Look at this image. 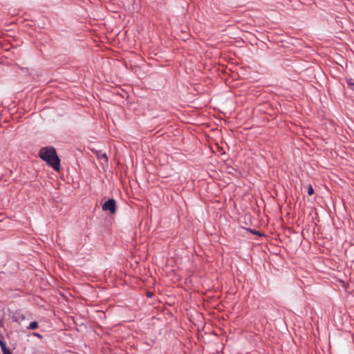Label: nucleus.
Instances as JSON below:
<instances>
[{
	"instance_id": "423d86ee",
	"label": "nucleus",
	"mask_w": 354,
	"mask_h": 354,
	"mask_svg": "<svg viewBox=\"0 0 354 354\" xmlns=\"http://www.w3.org/2000/svg\"><path fill=\"white\" fill-rule=\"evenodd\" d=\"M15 319V321L19 322V319H21V320L24 319V316L20 312H17V313H16Z\"/></svg>"
},
{
	"instance_id": "6e6552de",
	"label": "nucleus",
	"mask_w": 354,
	"mask_h": 354,
	"mask_svg": "<svg viewBox=\"0 0 354 354\" xmlns=\"http://www.w3.org/2000/svg\"><path fill=\"white\" fill-rule=\"evenodd\" d=\"M313 193H314V190H313V188L312 185H308V194L309 195H312V194H313Z\"/></svg>"
},
{
	"instance_id": "20e7f679",
	"label": "nucleus",
	"mask_w": 354,
	"mask_h": 354,
	"mask_svg": "<svg viewBox=\"0 0 354 354\" xmlns=\"http://www.w3.org/2000/svg\"><path fill=\"white\" fill-rule=\"evenodd\" d=\"M0 346L3 354H12V353L6 348L5 343L2 340H0Z\"/></svg>"
},
{
	"instance_id": "39448f33",
	"label": "nucleus",
	"mask_w": 354,
	"mask_h": 354,
	"mask_svg": "<svg viewBox=\"0 0 354 354\" xmlns=\"http://www.w3.org/2000/svg\"><path fill=\"white\" fill-rule=\"evenodd\" d=\"M346 82L351 89H354V80L351 77L346 78Z\"/></svg>"
},
{
	"instance_id": "f03ea898",
	"label": "nucleus",
	"mask_w": 354,
	"mask_h": 354,
	"mask_svg": "<svg viewBox=\"0 0 354 354\" xmlns=\"http://www.w3.org/2000/svg\"><path fill=\"white\" fill-rule=\"evenodd\" d=\"M104 211H109L111 214H114L116 211L115 201L113 198L109 199L102 205Z\"/></svg>"
},
{
	"instance_id": "7ed1b4c3",
	"label": "nucleus",
	"mask_w": 354,
	"mask_h": 354,
	"mask_svg": "<svg viewBox=\"0 0 354 354\" xmlns=\"http://www.w3.org/2000/svg\"><path fill=\"white\" fill-rule=\"evenodd\" d=\"M97 157L100 160H104L105 163L108 162V157L105 153H102L101 151H97L96 154Z\"/></svg>"
},
{
	"instance_id": "f257e3e1",
	"label": "nucleus",
	"mask_w": 354,
	"mask_h": 354,
	"mask_svg": "<svg viewBox=\"0 0 354 354\" xmlns=\"http://www.w3.org/2000/svg\"><path fill=\"white\" fill-rule=\"evenodd\" d=\"M39 157L51 166L55 170L59 171L60 160L53 147H42L39 151Z\"/></svg>"
},
{
	"instance_id": "0eeeda50",
	"label": "nucleus",
	"mask_w": 354,
	"mask_h": 354,
	"mask_svg": "<svg viewBox=\"0 0 354 354\" xmlns=\"http://www.w3.org/2000/svg\"><path fill=\"white\" fill-rule=\"evenodd\" d=\"M38 328V323L37 322H32L29 326L28 327V329L30 330H35Z\"/></svg>"
},
{
	"instance_id": "1a4fd4ad",
	"label": "nucleus",
	"mask_w": 354,
	"mask_h": 354,
	"mask_svg": "<svg viewBox=\"0 0 354 354\" xmlns=\"http://www.w3.org/2000/svg\"><path fill=\"white\" fill-rule=\"evenodd\" d=\"M253 234H258V235H260V233L259 232H256V231H250Z\"/></svg>"
}]
</instances>
